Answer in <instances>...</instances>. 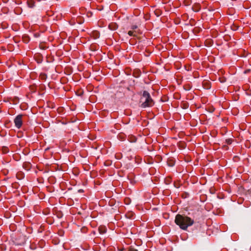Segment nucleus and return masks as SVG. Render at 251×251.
Wrapping results in <instances>:
<instances>
[{"instance_id": "nucleus-13", "label": "nucleus", "mask_w": 251, "mask_h": 251, "mask_svg": "<svg viewBox=\"0 0 251 251\" xmlns=\"http://www.w3.org/2000/svg\"><path fill=\"white\" fill-rule=\"evenodd\" d=\"M131 29L132 30H138L139 31V29L138 28V26L136 25H133L131 26Z\"/></svg>"}, {"instance_id": "nucleus-14", "label": "nucleus", "mask_w": 251, "mask_h": 251, "mask_svg": "<svg viewBox=\"0 0 251 251\" xmlns=\"http://www.w3.org/2000/svg\"><path fill=\"white\" fill-rule=\"evenodd\" d=\"M129 140L131 142H134L136 141V138L134 136H132L129 137Z\"/></svg>"}, {"instance_id": "nucleus-5", "label": "nucleus", "mask_w": 251, "mask_h": 251, "mask_svg": "<svg viewBox=\"0 0 251 251\" xmlns=\"http://www.w3.org/2000/svg\"><path fill=\"white\" fill-rule=\"evenodd\" d=\"M201 9L200 3H195L192 6V9L194 12H199Z\"/></svg>"}, {"instance_id": "nucleus-3", "label": "nucleus", "mask_w": 251, "mask_h": 251, "mask_svg": "<svg viewBox=\"0 0 251 251\" xmlns=\"http://www.w3.org/2000/svg\"><path fill=\"white\" fill-rule=\"evenodd\" d=\"M24 115L22 114H19L17 115L14 120V123L15 124V126L18 129H20L21 128L23 121V117Z\"/></svg>"}, {"instance_id": "nucleus-15", "label": "nucleus", "mask_w": 251, "mask_h": 251, "mask_svg": "<svg viewBox=\"0 0 251 251\" xmlns=\"http://www.w3.org/2000/svg\"><path fill=\"white\" fill-rule=\"evenodd\" d=\"M47 77V75L45 74H41L40 75V78L43 80H45Z\"/></svg>"}, {"instance_id": "nucleus-12", "label": "nucleus", "mask_w": 251, "mask_h": 251, "mask_svg": "<svg viewBox=\"0 0 251 251\" xmlns=\"http://www.w3.org/2000/svg\"><path fill=\"white\" fill-rule=\"evenodd\" d=\"M134 216V214L133 212H130L126 214V216L128 218H132Z\"/></svg>"}, {"instance_id": "nucleus-9", "label": "nucleus", "mask_w": 251, "mask_h": 251, "mask_svg": "<svg viewBox=\"0 0 251 251\" xmlns=\"http://www.w3.org/2000/svg\"><path fill=\"white\" fill-rule=\"evenodd\" d=\"M27 3L30 8H33L35 5V1L33 0H27Z\"/></svg>"}, {"instance_id": "nucleus-16", "label": "nucleus", "mask_w": 251, "mask_h": 251, "mask_svg": "<svg viewBox=\"0 0 251 251\" xmlns=\"http://www.w3.org/2000/svg\"><path fill=\"white\" fill-rule=\"evenodd\" d=\"M226 142L228 144V145H230L232 143V140L231 139H227L226 140Z\"/></svg>"}, {"instance_id": "nucleus-17", "label": "nucleus", "mask_w": 251, "mask_h": 251, "mask_svg": "<svg viewBox=\"0 0 251 251\" xmlns=\"http://www.w3.org/2000/svg\"><path fill=\"white\" fill-rule=\"evenodd\" d=\"M168 163L169 166H173L174 165V163L173 160H169L168 161Z\"/></svg>"}, {"instance_id": "nucleus-8", "label": "nucleus", "mask_w": 251, "mask_h": 251, "mask_svg": "<svg viewBox=\"0 0 251 251\" xmlns=\"http://www.w3.org/2000/svg\"><path fill=\"white\" fill-rule=\"evenodd\" d=\"M99 231L100 234H104L106 232V228L104 226H100L99 227Z\"/></svg>"}, {"instance_id": "nucleus-4", "label": "nucleus", "mask_w": 251, "mask_h": 251, "mask_svg": "<svg viewBox=\"0 0 251 251\" xmlns=\"http://www.w3.org/2000/svg\"><path fill=\"white\" fill-rule=\"evenodd\" d=\"M140 32L138 30H130L128 31V34L130 36L136 37L139 34Z\"/></svg>"}, {"instance_id": "nucleus-1", "label": "nucleus", "mask_w": 251, "mask_h": 251, "mask_svg": "<svg viewBox=\"0 0 251 251\" xmlns=\"http://www.w3.org/2000/svg\"><path fill=\"white\" fill-rule=\"evenodd\" d=\"M175 223L180 229L186 230L188 227L192 226L194 221L191 218L184 215L177 214L176 216Z\"/></svg>"}, {"instance_id": "nucleus-18", "label": "nucleus", "mask_w": 251, "mask_h": 251, "mask_svg": "<svg viewBox=\"0 0 251 251\" xmlns=\"http://www.w3.org/2000/svg\"><path fill=\"white\" fill-rule=\"evenodd\" d=\"M129 251H138V250L134 248L130 247L129 249Z\"/></svg>"}, {"instance_id": "nucleus-2", "label": "nucleus", "mask_w": 251, "mask_h": 251, "mask_svg": "<svg viewBox=\"0 0 251 251\" xmlns=\"http://www.w3.org/2000/svg\"><path fill=\"white\" fill-rule=\"evenodd\" d=\"M140 102L141 103L140 106L144 108L152 107L154 104L150 93L147 91H143L140 98Z\"/></svg>"}, {"instance_id": "nucleus-19", "label": "nucleus", "mask_w": 251, "mask_h": 251, "mask_svg": "<svg viewBox=\"0 0 251 251\" xmlns=\"http://www.w3.org/2000/svg\"><path fill=\"white\" fill-rule=\"evenodd\" d=\"M220 81H221V82H223H223H224L225 81V78H220Z\"/></svg>"}, {"instance_id": "nucleus-11", "label": "nucleus", "mask_w": 251, "mask_h": 251, "mask_svg": "<svg viewBox=\"0 0 251 251\" xmlns=\"http://www.w3.org/2000/svg\"><path fill=\"white\" fill-rule=\"evenodd\" d=\"M9 149L7 147H2L1 149L2 152L4 154H6L9 152Z\"/></svg>"}, {"instance_id": "nucleus-21", "label": "nucleus", "mask_w": 251, "mask_h": 251, "mask_svg": "<svg viewBox=\"0 0 251 251\" xmlns=\"http://www.w3.org/2000/svg\"><path fill=\"white\" fill-rule=\"evenodd\" d=\"M175 186H176V188H178V187H179V186H176V185H175Z\"/></svg>"}, {"instance_id": "nucleus-6", "label": "nucleus", "mask_w": 251, "mask_h": 251, "mask_svg": "<svg viewBox=\"0 0 251 251\" xmlns=\"http://www.w3.org/2000/svg\"><path fill=\"white\" fill-rule=\"evenodd\" d=\"M118 27V25L116 23H111L108 25L109 28L112 30L117 29Z\"/></svg>"}, {"instance_id": "nucleus-20", "label": "nucleus", "mask_w": 251, "mask_h": 251, "mask_svg": "<svg viewBox=\"0 0 251 251\" xmlns=\"http://www.w3.org/2000/svg\"><path fill=\"white\" fill-rule=\"evenodd\" d=\"M78 191H79V192H82V190H79Z\"/></svg>"}, {"instance_id": "nucleus-7", "label": "nucleus", "mask_w": 251, "mask_h": 251, "mask_svg": "<svg viewBox=\"0 0 251 251\" xmlns=\"http://www.w3.org/2000/svg\"><path fill=\"white\" fill-rule=\"evenodd\" d=\"M37 90V87L35 85H31L29 87V93H35Z\"/></svg>"}, {"instance_id": "nucleus-10", "label": "nucleus", "mask_w": 251, "mask_h": 251, "mask_svg": "<svg viewBox=\"0 0 251 251\" xmlns=\"http://www.w3.org/2000/svg\"><path fill=\"white\" fill-rule=\"evenodd\" d=\"M16 177L18 179H22L24 177V175L22 172H18L16 174Z\"/></svg>"}]
</instances>
